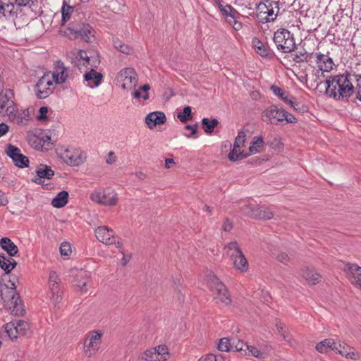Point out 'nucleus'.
I'll return each mask as SVG.
<instances>
[{
  "instance_id": "2eb2a0df",
  "label": "nucleus",
  "mask_w": 361,
  "mask_h": 361,
  "mask_svg": "<svg viewBox=\"0 0 361 361\" xmlns=\"http://www.w3.org/2000/svg\"><path fill=\"white\" fill-rule=\"evenodd\" d=\"M14 94L12 90H6L4 94H0V113L6 112L11 116L15 112L14 102L13 100Z\"/></svg>"
},
{
  "instance_id": "393cba45",
  "label": "nucleus",
  "mask_w": 361,
  "mask_h": 361,
  "mask_svg": "<svg viewBox=\"0 0 361 361\" xmlns=\"http://www.w3.org/2000/svg\"><path fill=\"white\" fill-rule=\"evenodd\" d=\"M346 270L351 274L350 281L361 288V267L356 264L348 263Z\"/></svg>"
},
{
  "instance_id": "680f3d73",
  "label": "nucleus",
  "mask_w": 361,
  "mask_h": 361,
  "mask_svg": "<svg viewBox=\"0 0 361 361\" xmlns=\"http://www.w3.org/2000/svg\"><path fill=\"white\" fill-rule=\"evenodd\" d=\"M282 116L283 121L286 120L287 123H295L297 122V119L295 118V117L293 114L285 111L284 109Z\"/></svg>"
},
{
  "instance_id": "473e14b6",
  "label": "nucleus",
  "mask_w": 361,
  "mask_h": 361,
  "mask_svg": "<svg viewBox=\"0 0 361 361\" xmlns=\"http://www.w3.org/2000/svg\"><path fill=\"white\" fill-rule=\"evenodd\" d=\"M263 147L264 140L262 137H255L249 147V152L247 153V157L260 152Z\"/></svg>"
},
{
  "instance_id": "a878e982",
  "label": "nucleus",
  "mask_w": 361,
  "mask_h": 361,
  "mask_svg": "<svg viewBox=\"0 0 361 361\" xmlns=\"http://www.w3.org/2000/svg\"><path fill=\"white\" fill-rule=\"evenodd\" d=\"M81 57L85 61L84 63H86V71L91 70L92 68L94 69L100 63L99 56L97 54L94 56H88L85 51L80 50Z\"/></svg>"
},
{
  "instance_id": "bf43d9fd",
  "label": "nucleus",
  "mask_w": 361,
  "mask_h": 361,
  "mask_svg": "<svg viewBox=\"0 0 361 361\" xmlns=\"http://www.w3.org/2000/svg\"><path fill=\"white\" fill-rule=\"evenodd\" d=\"M269 142L271 147L275 149L281 150L283 148L282 143L281 142L279 137L276 136L273 137L272 140L269 141Z\"/></svg>"
},
{
  "instance_id": "a18cd8bd",
  "label": "nucleus",
  "mask_w": 361,
  "mask_h": 361,
  "mask_svg": "<svg viewBox=\"0 0 361 361\" xmlns=\"http://www.w3.org/2000/svg\"><path fill=\"white\" fill-rule=\"evenodd\" d=\"M27 141L31 145L32 147L37 149H42L43 147V144L41 143V140L39 139V135L31 134L27 137Z\"/></svg>"
},
{
  "instance_id": "bb28decb",
  "label": "nucleus",
  "mask_w": 361,
  "mask_h": 361,
  "mask_svg": "<svg viewBox=\"0 0 361 361\" xmlns=\"http://www.w3.org/2000/svg\"><path fill=\"white\" fill-rule=\"evenodd\" d=\"M0 246L10 257H14L18 252V247L10 238L6 237L0 240Z\"/></svg>"
},
{
  "instance_id": "0eeeda50",
  "label": "nucleus",
  "mask_w": 361,
  "mask_h": 361,
  "mask_svg": "<svg viewBox=\"0 0 361 361\" xmlns=\"http://www.w3.org/2000/svg\"><path fill=\"white\" fill-rule=\"evenodd\" d=\"M257 17L261 23L273 22L276 18L279 6V2L273 0H264L256 8Z\"/></svg>"
},
{
  "instance_id": "e433bc0d",
  "label": "nucleus",
  "mask_w": 361,
  "mask_h": 361,
  "mask_svg": "<svg viewBox=\"0 0 361 361\" xmlns=\"http://www.w3.org/2000/svg\"><path fill=\"white\" fill-rule=\"evenodd\" d=\"M219 121L216 118L209 120L208 118H204L202 120V126L204 132L210 134L214 132V128L217 126Z\"/></svg>"
},
{
  "instance_id": "864d4df0",
  "label": "nucleus",
  "mask_w": 361,
  "mask_h": 361,
  "mask_svg": "<svg viewBox=\"0 0 361 361\" xmlns=\"http://www.w3.org/2000/svg\"><path fill=\"white\" fill-rule=\"evenodd\" d=\"M156 353H157L158 358L161 359V361L166 360L165 356L168 354V348L166 345H159L156 348Z\"/></svg>"
},
{
  "instance_id": "49530a36",
  "label": "nucleus",
  "mask_w": 361,
  "mask_h": 361,
  "mask_svg": "<svg viewBox=\"0 0 361 361\" xmlns=\"http://www.w3.org/2000/svg\"><path fill=\"white\" fill-rule=\"evenodd\" d=\"M276 325L279 334L283 337V340L289 342L291 338L288 329H286L285 325L281 322L276 323Z\"/></svg>"
},
{
  "instance_id": "c756f323",
  "label": "nucleus",
  "mask_w": 361,
  "mask_h": 361,
  "mask_svg": "<svg viewBox=\"0 0 361 361\" xmlns=\"http://www.w3.org/2000/svg\"><path fill=\"white\" fill-rule=\"evenodd\" d=\"M274 217V212L271 208L265 206L256 207L255 219L261 220H269Z\"/></svg>"
},
{
  "instance_id": "9d476101",
  "label": "nucleus",
  "mask_w": 361,
  "mask_h": 361,
  "mask_svg": "<svg viewBox=\"0 0 361 361\" xmlns=\"http://www.w3.org/2000/svg\"><path fill=\"white\" fill-rule=\"evenodd\" d=\"M90 199L93 202L106 206H114L117 203L116 193L111 188L103 190H94L90 195Z\"/></svg>"
},
{
  "instance_id": "6e6d98bb",
  "label": "nucleus",
  "mask_w": 361,
  "mask_h": 361,
  "mask_svg": "<svg viewBox=\"0 0 361 361\" xmlns=\"http://www.w3.org/2000/svg\"><path fill=\"white\" fill-rule=\"evenodd\" d=\"M247 350H248L252 355L257 358H263L264 353L261 352L258 348L252 345H246Z\"/></svg>"
},
{
  "instance_id": "0e129e2a",
  "label": "nucleus",
  "mask_w": 361,
  "mask_h": 361,
  "mask_svg": "<svg viewBox=\"0 0 361 361\" xmlns=\"http://www.w3.org/2000/svg\"><path fill=\"white\" fill-rule=\"evenodd\" d=\"M227 21L235 30H240L242 28V23L237 20V18L233 19H228Z\"/></svg>"
},
{
  "instance_id": "3c124183",
  "label": "nucleus",
  "mask_w": 361,
  "mask_h": 361,
  "mask_svg": "<svg viewBox=\"0 0 361 361\" xmlns=\"http://www.w3.org/2000/svg\"><path fill=\"white\" fill-rule=\"evenodd\" d=\"M350 347L348 345H344L339 351V354L347 358L356 359L357 355L353 351H350Z\"/></svg>"
},
{
  "instance_id": "79ce46f5",
  "label": "nucleus",
  "mask_w": 361,
  "mask_h": 361,
  "mask_svg": "<svg viewBox=\"0 0 361 361\" xmlns=\"http://www.w3.org/2000/svg\"><path fill=\"white\" fill-rule=\"evenodd\" d=\"M84 272H81L80 275H77L75 278L76 283L75 286L78 288V290L82 292H86V286L88 280L84 277Z\"/></svg>"
},
{
  "instance_id": "9b49d317",
  "label": "nucleus",
  "mask_w": 361,
  "mask_h": 361,
  "mask_svg": "<svg viewBox=\"0 0 361 361\" xmlns=\"http://www.w3.org/2000/svg\"><path fill=\"white\" fill-rule=\"evenodd\" d=\"M61 279L56 271L49 272L48 285L52 295V302L54 307H57L62 300V291L60 286Z\"/></svg>"
},
{
  "instance_id": "09e8293b",
  "label": "nucleus",
  "mask_w": 361,
  "mask_h": 361,
  "mask_svg": "<svg viewBox=\"0 0 361 361\" xmlns=\"http://www.w3.org/2000/svg\"><path fill=\"white\" fill-rule=\"evenodd\" d=\"M247 135L245 132L241 129L238 131V135L235 139L233 145H237L240 147H244V144L246 141Z\"/></svg>"
},
{
  "instance_id": "2f4dec72",
  "label": "nucleus",
  "mask_w": 361,
  "mask_h": 361,
  "mask_svg": "<svg viewBox=\"0 0 361 361\" xmlns=\"http://www.w3.org/2000/svg\"><path fill=\"white\" fill-rule=\"evenodd\" d=\"M315 348L321 353H326L329 350L336 349L335 347V341L332 338L324 339L318 343Z\"/></svg>"
},
{
  "instance_id": "412c9836",
  "label": "nucleus",
  "mask_w": 361,
  "mask_h": 361,
  "mask_svg": "<svg viewBox=\"0 0 361 361\" xmlns=\"http://www.w3.org/2000/svg\"><path fill=\"white\" fill-rule=\"evenodd\" d=\"M64 159L68 165L79 166L85 162L86 154L80 150H74L72 152L67 151L65 153Z\"/></svg>"
},
{
  "instance_id": "c9c22d12",
  "label": "nucleus",
  "mask_w": 361,
  "mask_h": 361,
  "mask_svg": "<svg viewBox=\"0 0 361 361\" xmlns=\"http://www.w3.org/2000/svg\"><path fill=\"white\" fill-rule=\"evenodd\" d=\"M291 56L295 63L308 62L312 56V53H308L305 49H303L295 54H292Z\"/></svg>"
},
{
  "instance_id": "20e7f679",
  "label": "nucleus",
  "mask_w": 361,
  "mask_h": 361,
  "mask_svg": "<svg viewBox=\"0 0 361 361\" xmlns=\"http://www.w3.org/2000/svg\"><path fill=\"white\" fill-rule=\"evenodd\" d=\"M30 324L27 322L16 319L13 320L5 325L0 330V337L4 338L8 337L13 341L17 338L18 336H27L30 333Z\"/></svg>"
},
{
  "instance_id": "4d7b16f0",
  "label": "nucleus",
  "mask_w": 361,
  "mask_h": 361,
  "mask_svg": "<svg viewBox=\"0 0 361 361\" xmlns=\"http://www.w3.org/2000/svg\"><path fill=\"white\" fill-rule=\"evenodd\" d=\"M232 344H233V350L238 351V352L243 351V348L246 347V345H247L243 341H240V340H238L237 341L235 340H233L232 342Z\"/></svg>"
},
{
  "instance_id": "ddd939ff",
  "label": "nucleus",
  "mask_w": 361,
  "mask_h": 361,
  "mask_svg": "<svg viewBox=\"0 0 361 361\" xmlns=\"http://www.w3.org/2000/svg\"><path fill=\"white\" fill-rule=\"evenodd\" d=\"M5 152L12 159L16 166L25 168L29 166L28 157L23 154L18 147L8 144L6 147Z\"/></svg>"
},
{
  "instance_id": "1a4fd4ad",
  "label": "nucleus",
  "mask_w": 361,
  "mask_h": 361,
  "mask_svg": "<svg viewBox=\"0 0 361 361\" xmlns=\"http://www.w3.org/2000/svg\"><path fill=\"white\" fill-rule=\"evenodd\" d=\"M116 80L123 90H132L137 85V75L133 68H125L118 73Z\"/></svg>"
},
{
  "instance_id": "f8f14e48",
  "label": "nucleus",
  "mask_w": 361,
  "mask_h": 361,
  "mask_svg": "<svg viewBox=\"0 0 361 361\" xmlns=\"http://www.w3.org/2000/svg\"><path fill=\"white\" fill-rule=\"evenodd\" d=\"M53 81L49 78V73H46L41 77L34 87L35 95L38 99H45L52 94L53 90L49 87Z\"/></svg>"
},
{
  "instance_id": "4be33fe9",
  "label": "nucleus",
  "mask_w": 361,
  "mask_h": 361,
  "mask_svg": "<svg viewBox=\"0 0 361 361\" xmlns=\"http://www.w3.org/2000/svg\"><path fill=\"white\" fill-rule=\"evenodd\" d=\"M166 121V116L161 111L151 112L145 118V123L149 129H153L157 125L164 124Z\"/></svg>"
},
{
  "instance_id": "c85d7f7f",
  "label": "nucleus",
  "mask_w": 361,
  "mask_h": 361,
  "mask_svg": "<svg viewBox=\"0 0 361 361\" xmlns=\"http://www.w3.org/2000/svg\"><path fill=\"white\" fill-rule=\"evenodd\" d=\"M16 262L12 257L0 254V267L5 271L6 274H9L16 267Z\"/></svg>"
},
{
  "instance_id": "c03bdc74",
  "label": "nucleus",
  "mask_w": 361,
  "mask_h": 361,
  "mask_svg": "<svg viewBox=\"0 0 361 361\" xmlns=\"http://www.w3.org/2000/svg\"><path fill=\"white\" fill-rule=\"evenodd\" d=\"M233 344L228 338H222L218 343V348L221 351L228 352L233 350Z\"/></svg>"
},
{
  "instance_id": "6ab92c4d",
  "label": "nucleus",
  "mask_w": 361,
  "mask_h": 361,
  "mask_svg": "<svg viewBox=\"0 0 361 361\" xmlns=\"http://www.w3.org/2000/svg\"><path fill=\"white\" fill-rule=\"evenodd\" d=\"M52 78L55 83L63 84L69 77L68 68L64 66L61 61H57L54 64Z\"/></svg>"
},
{
  "instance_id": "69168bd1",
  "label": "nucleus",
  "mask_w": 361,
  "mask_h": 361,
  "mask_svg": "<svg viewBox=\"0 0 361 361\" xmlns=\"http://www.w3.org/2000/svg\"><path fill=\"white\" fill-rule=\"evenodd\" d=\"M233 228V223L228 219H226L222 224L221 229L224 231L228 232Z\"/></svg>"
},
{
  "instance_id": "a211bd4d",
  "label": "nucleus",
  "mask_w": 361,
  "mask_h": 361,
  "mask_svg": "<svg viewBox=\"0 0 361 361\" xmlns=\"http://www.w3.org/2000/svg\"><path fill=\"white\" fill-rule=\"evenodd\" d=\"M18 14V8L13 3L1 1L0 4V19L4 18L6 20H12L16 23Z\"/></svg>"
},
{
  "instance_id": "e2e57ef3",
  "label": "nucleus",
  "mask_w": 361,
  "mask_h": 361,
  "mask_svg": "<svg viewBox=\"0 0 361 361\" xmlns=\"http://www.w3.org/2000/svg\"><path fill=\"white\" fill-rule=\"evenodd\" d=\"M48 113V108L47 106H42L39 110V115L37 116L38 121H43L47 119Z\"/></svg>"
},
{
  "instance_id": "b1692460",
  "label": "nucleus",
  "mask_w": 361,
  "mask_h": 361,
  "mask_svg": "<svg viewBox=\"0 0 361 361\" xmlns=\"http://www.w3.org/2000/svg\"><path fill=\"white\" fill-rule=\"evenodd\" d=\"M103 79V75L97 72L94 69L92 68L89 71H86L84 74V80L87 82V85L91 88L98 87Z\"/></svg>"
},
{
  "instance_id": "5701e85b",
  "label": "nucleus",
  "mask_w": 361,
  "mask_h": 361,
  "mask_svg": "<svg viewBox=\"0 0 361 361\" xmlns=\"http://www.w3.org/2000/svg\"><path fill=\"white\" fill-rule=\"evenodd\" d=\"M316 63L318 68L322 72H330L334 65L333 59L329 56L322 53H316Z\"/></svg>"
},
{
  "instance_id": "f03ea898",
  "label": "nucleus",
  "mask_w": 361,
  "mask_h": 361,
  "mask_svg": "<svg viewBox=\"0 0 361 361\" xmlns=\"http://www.w3.org/2000/svg\"><path fill=\"white\" fill-rule=\"evenodd\" d=\"M59 32L70 39H80L87 43L92 42V39L94 37V30L85 23H71L66 27H60Z\"/></svg>"
},
{
  "instance_id": "423d86ee",
  "label": "nucleus",
  "mask_w": 361,
  "mask_h": 361,
  "mask_svg": "<svg viewBox=\"0 0 361 361\" xmlns=\"http://www.w3.org/2000/svg\"><path fill=\"white\" fill-rule=\"evenodd\" d=\"M273 40L278 50L283 53H291L296 48L294 35L287 29L281 28L276 31Z\"/></svg>"
},
{
  "instance_id": "f704fd0d",
  "label": "nucleus",
  "mask_w": 361,
  "mask_h": 361,
  "mask_svg": "<svg viewBox=\"0 0 361 361\" xmlns=\"http://www.w3.org/2000/svg\"><path fill=\"white\" fill-rule=\"evenodd\" d=\"M241 149V147L233 145L232 150L228 155L229 160L231 161H235L238 159H243L247 157V153H244Z\"/></svg>"
},
{
  "instance_id": "de8ad7c7",
  "label": "nucleus",
  "mask_w": 361,
  "mask_h": 361,
  "mask_svg": "<svg viewBox=\"0 0 361 361\" xmlns=\"http://www.w3.org/2000/svg\"><path fill=\"white\" fill-rule=\"evenodd\" d=\"M80 58V50L77 53L75 59L73 60L72 63L73 66L78 68L82 72L83 69L86 70V63Z\"/></svg>"
},
{
  "instance_id": "7ed1b4c3",
  "label": "nucleus",
  "mask_w": 361,
  "mask_h": 361,
  "mask_svg": "<svg viewBox=\"0 0 361 361\" xmlns=\"http://www.w3.org/2000/svg\"><path fill=\"white\" fill-rule=\"evenodd\" d=\"M12 287L4 288L1 290V297L5 305L8 307L11 314L14 316H23L25 310L18 294L16 293V286L12 282Z\"/></svg>"
},
{
  "instance_id": "cd10ccee",
  "label": "nucleus",
  "mask_w": 361,
  "mask_h": 361,
  "mask_svg": "<svg viewBox=\"0 0 361 361\" xmlns=\"http://www.w3.org/2000/svg\"><path fill=\"white\" fill-rule=\"evenodd\" d=\"M302 278L305 279L309 283L315 285L319 283L321 276L314 269L305 267L302 269L301 274Z\"/></svg>"
},
{
  "instance_id": "a19ab883",
  "label": "nucleus",
  "mask_w": 361,
  "mask_h": 361,
  "mask_svg": "<svg viewBox=\"0 0 361 361\" xmlns=\"http://www.w3.org/2000/svg\"><path fill=\"white\" fill-rule=\"evenodd\" d=\"M140 357L145 361H161V359L158 358L156 348L146 350Z\"/></svg>"
},
{
  "instance_id": "6e6552de",
  "label": "nucleus",
  "mask_w": 361,
  "mask_h": 361,
  "mask_svg": "<svg viewBox=\"0 0 361 361\" xmlns=\"http://www.w3.org/2000/svg\"><path fill=\"white\" fill-rule=\"evenodd\" d=\"M209 287L215 300L226 305L231 304L232 300L227 288L217 277L212 276L209 279Z\"/></svg>"
},
{
  "instance_id": "8fccbe9b",
  "label": "nucleus",
  "mask_w": 361,
  "mask_h": 361,
  "mask_svg": "<svg viewBox=\"0 0 361 361\" xmlns=\"http://www.w3.org/2000/svg\"><path fill=\"white\" fill-rule=\"evenodd\" d=\"M244 215L255 219L256 207L252 205H245L241 208Z\"/></svg>"
},
{
  "instance_id": "f3484780",
  "label": "nucleus",
  "mask_w": 361,
  "mask_h": 361,
  "mask_svg": "<svg viewBox=\"0 0 361 361\" xmlns=\"http://www.w3.org/2000/svg\"><path fill=\"white\" fill-rule=\"evenodd\" d=\"M95 235L97 240L106 245L116 243V237L114 231L106 226H99L95 229Z\"/></svg>"
},
{
  "instance_id": "39448f33",
  "label": "nucleus",
  "mask_w": 361,
  "mask_h": 361,
  "mask_svg": "<svg viewBox=\"0 0 361 361\" xmlns=\"http://www.w3.org/2000/svg\"><path fill=\"white\" fill-rule=\"evenodd\" d=\"M224 249L227 256L233 261L235 269L240 272H245L248 269V262L236 241L225 245Z\"/></svg>"
},
{
  "instance_id": "13d9d810",
  "label": "nucleus",
  "mask_w": 361,
  "mask_h": 361,
  "mask_svg": "<svg viewBox=\"0 0 361 361\" xmlns=\"http://www.w3.org/2000/svg\"><path fill=\"white\" fill-rule=\"evenodd\" d=\"M184 128L190 131V134H185V136L187 137H194L197 133V123L194 125H186Z\"/></svg>"
},
{
  "instance_id": "052dcab7",
  "label": "nucleus",
  "mask_w": 361,
  "mask_h": 361,
  "mask_svg": "<svg viewBox=\"0 0 361 361\" xmlns=\"http://www.w3.org/2000/svg\"><path fill=\"white\" fill-rule=\"evenodd\" d=\"M255 51L262 57H267L270 55L269 50L264 46V44H262V46L257 47V49Z\"/></svg>"
},
{
  "instance_id": "7c9ffc66",
  "label": "nucleus",
  "mask_w": 361,
  "mask_h": 361,
  "mask_svg": "<svg viewBox=\"0 0 361 361\" xmlns=\"http://www.w3.org/2000/svg\"><path fill=\"white\" fill-rule=\"evenodd\" d=\"M68 192L63 190L52 200L51 204L55 208H61L68 203Z\"/></svg>"
},
{
  "instance_id": "37998d69",
  "label": "nucleus",
  "mask_w": 361,
  "mask_h": 361,
  "mask_svg": "<svg viewBox=\"0 0 361 361\" xmlns=\"http://www.w3.org/2000/svg\"><path fill=\"white\" fill-rule=\"evenodd\" d=\"M222 14L227 20L233 19L234 18H238L240 16V13L229 4L224 6Z\"/></svg>"
},
{
  "instance_id": "5fc2aeb1",
  "label": "nucleus",
  "mask_w": 361,
  "mask_h": 361,
  "mask_svg": "<svg viewBox=\"0 0 361 361\" xmlns=\"http://www.w3.org/2000/svg\"><path fill=\"white\" fill-rule=\"evenodd\" d=\"M60 253L61 256L68 257L71 253V248L69 243H62L60 246Z\"/></svg>"
},
{
  "instance_id": "f257e3e1",
  "label": "nucleus",
  "mask_w": 361,
  "mask_h": 361,
  "mask_svg": "<svg viewBox=\"0 0 361 361\" xmlns=\"http://www.w3.org/2000/svg\"><path fill=\"white\" fill-rule=\"evenodd\" d=\"M361 80V75L345 71L343 74L329 76L325 83L326 93L337 101L348 99L355 92L353 82Z\"/></svg>"
},
{
  "instance_id": "aec40b11",
  "label": "nucleus",
  "mask_w": 361,
  "mask_h": 361,
  "mask_svg": "<svg viewBox=\"0 0 361 361\" xmlns=\"http://www.w3.org/2000/svg\"><path fill=\"white\" fill-rule=\"evenodd\" d=\"M36 176L32 181L37 184L42 185L44 183L43 179L50 180L54 175V171L50 166L44 164L39 165L36 171Z\"/></svg>"
},
{
  "instance_id": "4468645a",
  "label": "nucleus",
  "mask_w": 361,
  "mask_h": 361,
  "mask_svg": "<svg viewBox=\"0 0 361 361\" xmlns=\"http://www.w3.org/2000/svg\"><path fill=\"white\" fill-rule=\"evenodd\" d=\"M102 338L99 331H91L89 336L84 341V348L87 357L92 356L99 349Z\"/></svg>"
},
{
  "instance_id": "774afa93",
  "label": "nucleus",
  "mask_w": 361,
  "mask_h": 361,
  "mask_svg": "<svg viewBox=\"0 0 361 361\" xmlns=\"http://www.w3.org/2000/svg\"><path fill=\"white\" fill-rule=\"evenodd\" d=\"M355 99L361 102V80H359L355 86Z\"/></svg>"
},
{
  "instance_id": "4c0bfd02",
  "label": "nucleus",
  "mask_w": 361,
  "mask_h": 361,
  "mask_svg": "<svg viewBox=\"0 0 361 361\" xmlns=\"http://www.w3.org/2000/svg\"><path fill=\"white\" fill-rule=\"evenodd\" d=\"M177 118L181 123H186L192 120V108L189 106H185L183 111L178 113Z\"/></svg>"
},
{
  "instance_id": "338daca9",
  "label": "nucleus",
  "mask_w": 361,
  "mask_h": 361,
  "mask_svg": "<svg viewBox=\"0 0 361 361\" xmlns=\"http://www.w3.org/2000/svg\"><path fill=\"white\" fill-rule=\"evenodd\" d=\"M277 259L280 262H281V263H283L284 264H287L290 262V257H288V255L286 253L281 252V253L278 255Z\"/></svg>"
},
{
  "instance_id": "72a5a7b5",
  "label": "nucleus",
  "mask_w": 361,
  "mask_h": 361,
  "mask_svg": "<svg viewBox=\"0 0 361 361\" xmlns=\"http://www.w3.org/2000/svg\"><path fill=\"white\" fill-rule=\"evenodd\" d=\"M73 11H74L73 6L68 5L67 4V2L66 1H64L63 3L61 9V16H62L61 27L63 28V27L65 25L66 23L70 20L71 16L72 13H73Z\"/></svg>"
},
{
  "instance_id": "ea45409f",
  "label": "nucleus",
  "mask_w": 361,
  "mask_h": 361,
  "mask_svg": "<svg viewBox=\"0 0 361 361\" xmlns=\"http://www.w3.org/2000/svg\"><path fill=\"white\" fill-rule=\"evenodd\" d=\"M114 46L121 53L125 54L126 55L130 54L133 51V49L130 46L123 43L118 39L114 40Z\"/></svg>"
},
{
  "instance_id": "dca6fc26",
  "label": "nucleus",
  "mask_w": 361,
  "mask_h": 361,
  "mask_svg": "<svg viewBox=\"0 0 361 361\" xmlns=\"http://www.w3.org/2000/svg\"><path fill=\"white\" fill-rule=\"evenodd\" d=\"M283 109H279L274 105L270 106L263 111L262 120L271 124H277L279 122L283 121Z\"/></svg>"
},
{
  "instance_id": "58836bf2",
  "label": "nucleus",
  "mask_w": 361,
  "mask_h": 361,
  "mask_svg": "<svg viewBox=\"0 0 361 361\" xmlns=\"http://www.w3.org/2000/svg\"><path fill=\"white\" fill-rule=\"evenodd\" d=\"M271 90L275 95L280 97L287 104H288V103H291V99H294L292 96L289 97L288 95H285L283 90L278 86L272 85L271 87Z\"/></svg>"
},
{
  "instance_id": "603ef678",
  "label": "nucleus",
  "mask_w": 361,
  "mask_h": 361,
  "mask_svg": "<svg viewBox=\"0 0 361 361\" xmlns=\"http://www.w3.org/2000/svg\"><path fill=\"white\" fill-rule=\"evenodd\" d=\"M288 105L299 113H304L307 109V106L294 101L293 99H291V103H288Z\"/></svg>"
}]
</instances>
